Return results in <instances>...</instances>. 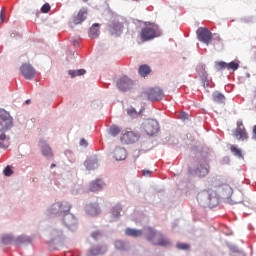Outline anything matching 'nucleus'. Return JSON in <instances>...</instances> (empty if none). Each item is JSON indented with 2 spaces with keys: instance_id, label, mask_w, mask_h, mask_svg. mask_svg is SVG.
I'll use <instances>...</instances> for the list:
<instances>
[{
  "instance_id": "41",
  "label": "nucleus",
  "mask_w": 256,
  "mask_h": 256,
  "mask_svg": "<svg viewBox=\"0 0 256 256\" xmlns=\"http://www.w3.org/2000/svg\"><path fill=\"white\" fill-rule=\"evenodd\" d=\"M69 75H71V77H79V75L77 74V70H70Z\"/></svg>"
},
{
  "instance_id": "5",
  "label": "nucleus",
  "mask_w": 256,
  "mask_h": 256,
  "mask_svg": "<svg viewBox=\"0 0 256 256\" xmlns=\"http://www.w3.org/2000/svg\"><path fill=\"white\" fill-rule=\"evenodd\" d=\"M148 101H161L165 94L160 88H151L145 92Z\"/></svg>"
},
{
  "instance_id": "2",
  "label": "nucleus",
  "mask_w": 256,
  "mask_h": 256,
  "mask_svg": "<svg viewBox=\"0 0 256 256\" xmlns=\"http://www.w3.org/2000/svg\"><path fill=\"white\" fill-rule=\"evenodd\" d=\"M0 127V131H9L13 127V118L3 109L0 110Z\"/></svg>"
},
{
  "instance_id": "20",
  "label": "nucleus",
  "mask_w": 256,
  "mask_h": 256,
  "mask_svg": "<svg viewBox=\"0 0 256 256\" xmlns=\"http://www.w3.org/2000/svg\"><path fill=\"white\" fill-rule=\"evenodd\" d=\"M212 101L218 105H221L225 103V95H223L221 92H214L212 94Z\"/></svg>"
},
{
  "instance_id": "31",
  "label": "nucleus",
  "mask_w": 256,
  "mask_h": 256,
  "mask_svg": "<svg viewBox=\"0 0 256 256\" xmlns=\"http://www.w3.org/2000/svg\"><path fill=\"white\" fill-rule=\"evenodd\" d=\"M231 152L233 153V155H235L236 157H243V154L241 152V149L237 148V146L232 145L230 147Z\"/></svg>"
},
{
  "instance_id": "28",
  "label": "nucleus",
  "mask_w": 256,
  "mask_h": 256,
  "mask_svg": "<svg viewBox=\"0 0 256 256\" xmlns=\"http://www.w3.org/2000/svg\"><path fill=\"white\" fill-rule=\"evenodd\" d=\"M226 69L228 71H237V69H239V62L232 61L230 63H226Z\"/></svg>"
},
{
  "instance_id": "45",
  "label": "nucleus",
  "mask_w": 256,
  "mask_h": 256,
  "mask_svg": "<svg viewBox=\"0 0 256 256\" xmlns=\"http://www.w3.org/2000/svg\"><path fill=\"white\" fill-rule=\"evenodd\" d=\"M180 119H187V114L186 113H181L180 114Z\"/></svg>"
},
{
  "instance_id": "30",
  "label": "nucleus",
  "mask_w": 256,
  "mask_h": 256,
  "mask_svg": "<svg viewBox=\"0 0 256 256\" xmlns=\"http://www.w3.org/2000/svg\"><path fill=\"white\" fill-rule=\"evenodd\" d=\"M215 69L216 71H223L224 69H227V63L223 61L215 62Z\"/></svg>"
},
{
  "instance_id": "22",
  "label": "nucleus",
  "mask_w": 256,
  "mask_h": 256,
  "mask_svg": "<svg viewBox=\"0 0 256 256\" xmlns=\"http://www.w3.org/2000/svg\"><path fill=\"white\" fill-rule=\"evenodd\" d=\"M138 73L141 77H147V75L151 73V67L147 64L141 65L138 69Z\"/></svg>"
},
{
  "instance_id": "38",
  "label": "nucleus",
  "mask_w": 256,
  "mask_h": 256,
  "mask_svg": "<svg viewBox=\"0 0 256 256\" xmlns=\"http://www.w3.org/2000/svg\"><path fill=\"white\" fill-rule=\"evenodd\" d=\"M92 239H95V241H97V239H101V232L100 231H94L91 234Z\"/></svg>"
},
{
  "instance_id": "43",
  "label": "nucleus",
  "mask_w": 256,
  "mask_h": 256,
  "mask_svg": "<svg viewBox=\"0 0 256 256\" xmlns=\"http://www.w3.org/2000/svg\"><path fill=\"white\" fill-rule=\"evenodd\" d=\"M142 175H144V177H148V175H151V171L150 170H142Z\"/></svg>"
},
{
  "instance_id": "18",
  "label": "nucleus",
  "mask_w": 256,
  "mask_h": 256,
  "mask_svg": "<svg viewBox=\"0 0 256 256\" xmlns=\"http://www.w3.org/2000/svg\"><path fill=\"white\" fill-rule=\"evenodd\" d=\"M116 161H125L127 159V151L124 148H117L114 152Z\"/></svg>"
},
{
  "instance_id": "48",
  "label": "nucleus",
  "mask_w": 256,
  "mask_h": 256,
  "mask_svg": "<svg viewBox=\"0 0 256 256\" xmlns=\"http://www.w3.org/2000/svg\"><path fill=\"white\" fill-rule=\"evenodd\" d=\"M82 1H84V3H87V1H89V0H82Z\"/></svg>"
},
{
  "instance_id": "14",
  "label": "nucleus",
  "mask_w": 256,
  "mask_h": 256,
  "mask_svg": "<svg viewBox=\"0 0 256 256\" xmlns=\"http://www.w3.org/2000/svg\"><path fill=\"white\" fill-rule=\"evenodd\" d=\"M121 139L122 141H124V143L129 144V143H135V141H137L139 137L137 136V134H135V132L128 131L122 135Z\"/></svg>"
},
{
  "instance_id": "3",
  "label": "nucleus",
  "mask_w": 256,
  "mask_h": 256,
  "mask_svg": "<svg viewBox=\"0 0 256 256\" xmlns=\"http://www.w3.org/2000/svg\"><path fill=\"white\" fill-rule=\"evenodd\" d=\"M237 127L233 132L234 137L238 139V141H247L249 139V134L247 133V129H245V125H243V121H237Z\"/></svg>"
},
{
  "instance_id": "36",
  "label": "nucleus",
  "mask_w": 256,
  "mask_h": 256,
  "mask_svg": "<svg viewBox=\"0 0 256 256\" xmlns=\"http://www.w3.org/2000/svg\"><path fill=\"white\" fill-rule=\"evenodd\" d=\"M4 175L6 177H11V175H13V170L11 169V166H7L5 169H4Z\"/></svg>"
},
{
  "instance_id": "10",
  "label": "nucleus",
  "mask_w": 256,
  "mask_h": 256,
  "mask_svg": "<svg viewBox=\"0 0 256 256\" xmlns=\"http://www.w3.org/2000/svg\"><path fill=\"white\" fill-rule=\"evenodd\" d=\"M89 13V10L87 8H81L77 15H74L72 18V23L74 25H81L85 19H87V14Z\"/></svg>"
},
{
  "instance_id": "32",
  "label": "nucleus",
  "mask_w": 256,
  "mask_h": 256,
  "mask_svg": "<svg viewBox=\"0 0 256 256\" xmlns=\"http://www.w3.org/2000/svg\"><path fill=\"white\" fill-rule=\"evenodd\" d=\"M110 135H112V137H116V135H119L121 133V129H119V127L117 126H112L109 130Z\"/></svg>"
},
{
  "instance_id": "25",
  "label": "nucleus",
  "mask_w": 256,
  "mask_h": 256,
  "mask_svg": "<svg viewBox=\"0 0 256 256\" xmlns=\"http://www.w3.org/2000/svg\"><path fill=\"white\" fill-rule=\"evenodd\" d=\"M196 71L202 79H207V72L205 71V65L200 64L197 66Z\"/></svg>"
},
{
  "instance_id": "34",
  "label": "nucleus",
  "mask_w": 256,
  "mask_h": 256,
  "mask_svg": "<svg viewBox=\"0 0 256 256\" xmlns=\"http://www.w3.org/2000/svg\"><path fill=\"white\" fill-rule=\"evenodd\" d=\"M176 247L177 249H181L183 251H187L190 248L189 244L187 243H177Z\"/></svg>"
},
{
  "instance_id": "47",
  "label": "nucleus",
  "mask_w": 256,
  "mask_h": 256,
  "mask_svg": "<svg viewBox=\"0 0 256 256\" xmlns=\"http://www.w3.org/2000/svg\"><path fill=\"white\" fill-rule=\"evenodd\" d=\"M53 167H55V164H51V169H53Z\"/></svg>"
},
{
  "instance_id": "16",
  "label": "nucleus",
  "mask_w": 256,
  "mask_h": 256,
  "mask_svg": "<svg viewBox=\"0 0 256 256\" xmlns=\"http://www.w3.org/2000/svg\"><path fill=\"white\" fill-rule=\"evenodd\" d=\"M105 253H107V246H98L91 248L88 251L87 256L105 255Z\"/></svg>"
},
{
  "instance_id": "19",
  "label": "nucleus",
  "mask_w": 256,
  "mask_h": 256,
  "mask_svg": "<svg viewBox=\"0 0 256 256\" xmlns=\"http://www.w3.org/2000/svg\"><path fill=\"white\" fill-rule=\"evenodd\" d=\"M104 185L105 183H103L101 179H96L95 181L91 182L90 191L92 192L101 191Z\"/></svg>"
},
{
  "instance_id": "13",
  "label": "nucleus",
  "mask_w": 256,
  "mask_h": 256,
  "mask_svg": "<svg viewBox=\"0 0 256 256\" xmlns=\"http://www.w3.org/2000/svg\"><path fill=\"white\" fill-rule=\"evenodd\" d=\"M159 235H161V232H157L153 228L146 229V239L150 241L152 245H154V241L159 238Z\"/></svg>"
},
{
  "instance_id": "44",
  "label": "nucleus",
  "mask_w": 256,
  "mask_h": 256,
  "mask_svg": "<svg viewBox=\"0 0 256 256\" xmlns=\"http://www.w3.org/2000/svg\"><path fill=\"white\" fill-rule=\"evenodd\" d=\"M80 145H82V147H87V140L86 139H81L80 140Z\"/></svg>"
},
{
  "instance_id": "11",
  "label": "nucleus",
  "mask_w": 256,
  "mask_h": 256,
  "mask_svg": "<svg viewBox=\"0 0 256 256\" xmlns=\"http://www.w3.org/2000/svg\"><path fill=\"white\" fill-rule=\"evenodd\" d=\"M211 194V191L209 190H204L197 195V200L199 203L202 205H211V199H213Z\"/></svg>"
},
{
  "instance_id": "33",
  "label": "nucleus",
  "mask_w": 256,
  "mask_h": 256,
  "mask_svg": "<svg viewBox=\"0 0 256 256\" xmlns=\"http://www.w3.org/2000/svg\"><path fill=\"white\" fill-rule=\"evenodd\" d=\"M113 217H119L121 215V206L117 205L112 209Z\"/></svg>"
},
{
  "instance_id": "6",
  "label": "nucleus",
  "mask_w": 256,
  "mask_h": 256,
  "mask_svg": "<svg viewBox=\"0 0 256 256\" xmlns=\"http://www.w3.org/2000/svg\"><path fill=\"white\" fill-rule=\"evenodd\" d=\"M144 130L147 135H157L159 133V122L153 119L147 120V122L144 124Z\"/></svg>"
},
{
  "instance_id": "12",
  "label": "nucleus",
  "mask_w": 256,
  "mask_h": 256,
  "mask_svg": "<svg viewBox=\"0 0 256 256\" xmlns=\"http://www.w3.org/2000/svg\"><path fill=\"white\" fill-rule=\"evenodd\" d=\"M194 174L197 177H206V175H209V164H200L199 167L194 171Z\"/></svg>"
},
{
  "instance_id": "23",
  "label": "nucleus",
  "mask_w": 256,
  "mask_h": 256,
  "mask_svg": "<svg viewBox=\"0 0 256 256\" xmlns=\"http://www.w3.org/2000/svg\"><path fill=\"white\" fill-rule=\"evenodd\" d=\"M89 37H91V39H97V37H99V24H94L91 26Z\"/></svg>"
},
{
  "instance_id": "39",
  "label": "nucleus",
  "mask_w": 256,
  "mask_h": 256,
  "mask_svg": "<svg viewBox=\"0 0 256 256\" xmlns=\"http://www.w3.org/2000/svg\"><path fill=\"white\" fill-rule=\"evenodd\" d=\"M12 238L11 236H3L2 237V242L4 243V245H9V243H11Z\"/></svg>"
},
{
  "instance_id": "50",
  "label": "nucleus",
  "mask_w": 256,
  "mask_h": 256,
  "mask_svg": "<svg viewBox=\"0 0 256 256\" xmlns=\"http://www.w3.org/2000/svg\"><path fill=\"white\" fill-rule=\"evenodd\" d=\"M133 1H139V0H133Z\"/></svg>"
},
{
  "instance_id": "37",
  "label": "nucleus",
  "mask_w": 256,
  "mask_h": 256,
  "mask_svg": "<svg viewBox=\"0 0 256 256\" xmlns=\"http://www.w3.org/2000/svg\"><path fill=\"white\" fill-rule=\"evenodd\" d=\"M127 114L130 116V117H137V110H135V108H130L127 110Z\"/></svg>"
},
{
  "instance_id": "7",
  "label": "nucleus",
  "mask_w": 256,
  "mask_h": 256,
  "mask_svg": "<svg viewBox=\"0 0 256 256\" xmlns=\"http://www.w3.org/2000/svg\"><path fill=\"white\" fill-rule=\"evenodd\" d=\"M20 73L24 76V79H33L37 72H35V69L30 64H22L20 67Z\"/></svg>"
},
{
  "instance_id": "42",
  "label": "nucleus",
  "mask_w": 256,
  "mask_h": 256,
  "mask_svg": "<svg viewBox=\"0 0 256 256\" xmlns=\"http://www.w3.org/2000/svg\"><path fill=\"white\" fill-rule=\"evenodd\" d=\"M85 73H86L85 69L76 70V75L78 76L85 75Z\"/></svg>"
},
{
  "instance_id": "46",
  "label": "nucleus",
  "mask_w": 256,
  "mask_h": 256,
  "mask_svg": "<svg viewBox=\"0 0 256 256\" xmlns=\"http://www.w3.org/2000/svg\"><path fill=\"white\" fill-rule=\"evenodd\" d=\"M25 103H26V105H29V103H31V100L28 99V100L25 101Z\"/></svg>"
},
{
  "instance_id": "24",
  "label": "nucleus",
  "mask_w": 256,
  "mask_h": 256,
  "mask_svg": "<svg viewBox=\"0 0 256 256\" xmlns=\"http://www.w3.org/2000/svg\"><path fill=\"white\" fill-rule=\"evenodd\" d=\"M63 221L67 227L75 225V217L71 214H65Z\"/></svg>"
},
{
  "instance_id": "8",
  "label": "nucleus",
  "mask_w": 256,
  "mask_h": 256,
  "mask_svg": "<svg viewBox=\"0 0 256 256\" xmlns=\"http://www.w3.org/2000/svg\"><path fill=\"white\" fill-rule=\"evenodd\" d=\"M58 211V213H69L71 211V205L68 202H56L52 205L50 213Z\"/></svg>"
},
{
  "instance_id": "4",
  "label": "nucleus",
  "mask_w": 256,
  "mask_h": 256,
  "mask_svg": "<svg viewBox=\"0 0 256 256\" xmlns=\"http://www.w3.org/2000/svg\"><path fill=\"white\" fill-rule=\"evenodd\" d=\"M196 33L199 41H202V43H205V45H209V43H211L213 34L211 31H209V29L199 28Z\"/></svg>"
},
{
  "instance_id": "27",
  "label": "nucleus",
  "mask_w": 256,
  "mask_h": 256,
  "mask_svg": "<svg viewBox=\"0 0 256 256\" xmlns=\"http://www.w3.org/2000/svg\"><path fill=\"white\" fill-rule=\"evenodd\" d=\"M16 245H23V243H31V238L27 236H19L15 240Z\"/></svg>"
},
{
  "instance_id": "15",
  "label": "nucleus",
  "mask_w": 256,
  "mask_h": 256,
  "mask_svg": "<svg viewBox=\"0 0 256 256\" xmlns=\"http://www.w3.org/2000/svg\"><path fill=\"white\" fill-rule=\"evenodd\" d=\"M86 212L90 217H97L101 213V209H99V204H89L86 206Z\"/></svg>"
},
{
  "instance_id": "40",
  "label": "nucleus",
  "mask_w": 256,
  "mask_h": 256,
  "mask_svg": "<svg viewBox=\"0 0 256 256\" xmlns=\"http://www.w3.org/2000/svg\"><path fill=\"white\" fill-rule=\"evenodd\" d=\"M0 20L1 23H5V10H2L0 13Z\"/></svg>"
},
{
  "instance_id": "21",
  "label": "nucleus",
  "mask_w": 256,
  "mask_h": 256,
  "mask_svg": "<svg viewBox=\"0 0 256 256\" xmlns=\"http://www.w3.org/2000/svg\"><path fill=\"white\" fill-rule=\"evenodd\" d=\"M125 233L128 237H141V235H143L142 230H137V229H133V228H127L125 230Z\"/></svg>"
},
{
  "instance_id": "29",
  "label": "nucleus",
  "mask_w": 256,
  "mask_h": 256,
  "mask_svg": "<svg viewBox=\"0 0 256 256\" xmlns=\"http://www.w3.org/2000/svg\"><path fill=\"white\" fill-rule=\"evenodd\" d=\"M42 154L44 157H53V150H51V147L49 145H45L42 147Z\"/></svg>"
},
{
  "instance_id": "49",
  "label": "nucleus",
  "mask_w": 256,
  "mask_h": 256,
  "mask_svg": "<svg viewBox=\"0 0 256 256\" xmlns=\"http://www.w3.org/2000/svg\"><path fill=\"white\" fill-rule=\"evenodd\" d=\"M74 45H77V41H74Z\"/></svg>"
},
{
  "instance_id": "9",
  "label": "nucleus",
  "mask_w": 256,
  "mask_h": 256,
  "mask_svg": "<svg viewBox=\"0 0 256 256\" xmlns=\"http://www.w3.org/2000/svg\"><path fill=\"white\" fill-rule=\"evenodd\" d=\"M117 87L120 91H129V89H133V80L124 76L117 81Z\"/></svg>"
},
{
  "instance_id": "1",
  "label": "nucleus",
  "mask_w": 256,
  "mask_h": 256,
  "mask_svg": "<svg viewBox=\"0 0 256 256\" xmlns=\"http://www.w3.org/2000/svg\"><path fill=\"white\" fill-rule=\"evenodd\" d=\"M161 35V29H159V26L155 24H146V26L140 31V39L143 43L153 41V39H157V37H161Z\"/></svg>"
},
{
  "instance_id": "17",
  "label": "nucleus",
  "mask_w": 256,
  "mask_h": 256,
  "mask_svg": "<svg viewBox=\"0 0 256 256\" xmlns=\"http://www.w3.org/2000/svg\"><path fill=\"white\" fill-rule=\"evenodd\" d=\"M154 245H159L160 247H169V245H171V241L160 233L158 234V239L154 241Z\"/></svg>"
},
{
  "instance_id": "26",
  "label": "nucleus",
  "mask_w": 256,
  "mask_h": 256,
  "mask_svg": "<svg viewBox=\"0 0 256 256\" xmlns=\"http://www.w3.org/2000/svg\"><path fill=\"white\" fill-rule=\"evenodd\" d=\"M9 147V141L7 140V135H0V149H7Z\"/></svg>"
},
{
  "instance_id": "35",
  "label": "nucleus",
  "mask_w": 256,
  "mask_h": 256,
  "mask_svg": "<svg viewBox=\"0 0 256 256\" xmlns=\"http://www.w3.org/2000/svg\"><path fill=\"white\" fill-rule=\"evenodd\" d=\"M50 11H51V5H49V3H45L41 7V13H49Z\"/></svg>"
}]
</instances>
